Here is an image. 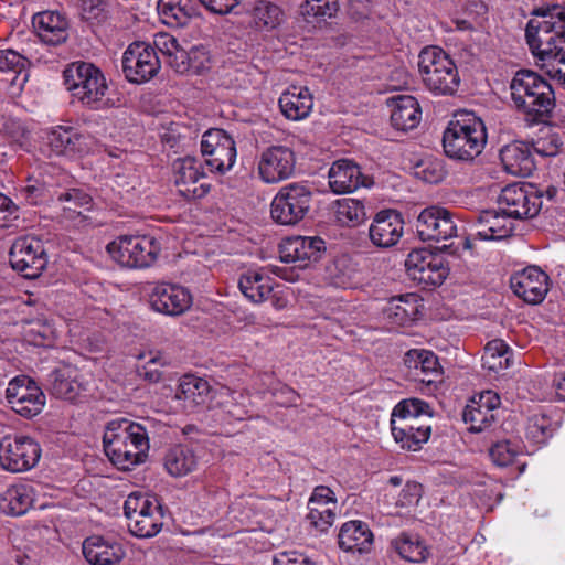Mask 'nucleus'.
Wrapping results in <instances>:
<instances>
[{
  "mask_svg": "<svg viewBox=\"0 0 565 565\" xmlns=\"http://www.w3.org/2000/svg\"><path fill=\"white\" fill-rule=\"evenodd\" d=\"M9 263L23 278H38L47 265L44 242L34 235L17 237L9 250Z\"/></svg>",
  "mask_w": 565,
  "mask_h": 565,
  "instance_id": "nucleus-10",
  "label": "nucleus"
},
{
  "mask_svg": "<svg viewBox=\"0 0 565 565\" xmlns=\"http://www.w3.org/2000/svg\"><path fill=\"white\" fill-rule=\"evenodd\" d=\"M404 217L392 209L377 212L369 227L371 243L382 249L397 245L404 234Z\"/></svg>",
  "mask_w": 565,
  "mask_h": 565,
  "instance_id": "nucleus-23",
  "label": "nucleus"
},
{
  "mask_svg": "<svg viewBox=\"0 0 565 565\" xmlns=\"http://www.w3.org/2000/svg\"><path fill=\"white\" fill-rule=\"evenodd\" d=\"M63 81L72 103H78L90 110H104L111 106L105 98L108 84L102 70L85 61H75L63 71Z\"/></svg>",
  "mask_w": 565,
  "mask_h": 565,
  "instance_id": "nucleus-4",
  "label": "nucleus"
},
{
  "mask_svg": "<svg viewBox=\"0 0 565 565\" xmlns=\"http://www.w3.org/2000/svg\"><path fill=\"white\" fill-rule=\"evenodd\" d=\"M414 175L426 183L437 184L447 175L445 162L440 158L425 157L414 166Z\"/></svg>",
  "mask_w": 565,
  "mask_h": 565,
  "instance_id": "nucleus-52",
  "label": "nucleus"
},
{
  "mask_svg": "<svg viewBox=\"0 0 565 565\" xmlns=\"http://www.w3.org/2000/svg\"><path fill=\"white\" fill-rule=\"evenodd\" d=\"M338 544L344 552L367 554L373 550L374 535L366 522L351 520L341 525Z\"/></svg>",
  "mask_w": 565,
  "mask_h": 565,
  "instance_id": "nucleus-31",
  "label": "nucleus"
},
{
  "mask_svg": "<svg viewBox=\"0 0 565 565\" xmlns=\"http://www.w3.org/2000/svg\"><path fill=\"white\" fill-rule=\"evenodd\" d=\"M32 26L40 41L57 46L68 39V21L58 12L43 11L33 15Z\"/></svg>",
  "mask_w": 565,
  "mask_h": 565,
  "instance_id": "nucleus-30",
  "label": "nucleus"
},
{
  "mask_svg": "<svg viewBox=\"0 0 565 565\" xmlns=\"http://www.w3.org/2000/svg\"><path fill=\"white\" fill-rule=\"evenodd\" d=\"M416 232L423 241H443L457 235V225L454 215L445 207L428 206L424 209L416 220Z\"/></svg>",
  "mask_w": 565,
  "mask_h": 565,
  "instance_id": "nucleus-19",
  "label": "nucleus"
},
{
  "mask_svg": "<svg viewBox=\"0 0 565 565\" xmlns=\"http://www.w3.org/2000/svg\"><path fill=\"white\" fill-rule=\"evenodd\" d=\"M462 420L469 433L479 434L492 430L499 422V416L470 402L462 412Z\"/></svg>",
  "mask_w": 565,
  "mask_h": 565,
  "instance_id": "nucleus-47",
  "label": "nucleus"
},
{
  "mask_svg": "<svg viewBox=\"0 0 565 565\" xmlns=\"http://www.w3.org/2000/svg\"><path fill=\"white\" fill-rule=\"evenodd\" d=\"M465 13L475 24L481 26L487 20L488 7L481 0H469L465 7Z\"/></svg>",
  "mask_w": 565,
  "mask_h": 565,
  "instance_id": "nucleus-63",
  "label": "nucleus"
},
{
  "mask_svg": "<svg viewBox=\"0 0 565 565\" xmlns=\"http://www.w3.org/2000/svg\"><path fill=\"white\" fill-rule=\"evenodd\" d=\"M106 7L104 0H82L81 17L89 23H100L107 19Z\"/></svg>",
  "mask_w": 565,
  "mask_h": 565,
  "instance_id": "nucleus-57",
  "label": "nucleus"
},
{
  "mask_svg": "<svg viewBox=\"0 0 565 565\" xmlns=\"http://www.w3.org/2000/svg\"><path fill=\"white\" fill-rule=\"evenodd\" d=\"M29 64V60L19 52L11 49L0 50V72L20 75L26 71Z\"/></svg>",
  "mask_w": 565,
  "mask_h": 565,
  "instance_id": "nucleus-56",
  "label": "nucleus"
},
{
  "mask_svg": "<svg viewBox=\"0 0 565 565\" xmlns=\"http://www.w3.org/2000/svg\"><path fill=\"white\" fill-rule=\"evenodd\" d=\"M311 202L312 191L308 184L298 182L286 184L271 201L270 216L279 225H296L309 213Z\"/></svg>",
  "mask_w": 565,
  "mask_h": 565,
  "instance_id": "nucleus-7",
  "label": "nucleus"
},
{
  "mask_svg": "<svg viewBox=\"0 0 565 565\" xmlns=\"http://www.w3.org/2000/svg\"><path fill=\"white\" fill-rule=\"evenodd\" d=\"M86 385L78 380L77 370L64 369L52 373L51 393L56 398L78 402L86 396Z\"/></svg>",
  "mask_w": 565,
  "mask_h": 565,
  "instance_id": "nucleus-40",
  "label": "nucleus"
},
{
  "mask_svg": "<svg viewBox=\"0 0 565 565\" xmlns=\"http://www.w3.org/2000/svg\"><path fill=\"white\" fill-rule=\"evenodd\" d=\"M82 552L90 565H117L126 556L122 545L100 535H92L84 540Z\"/></svg>",
  "mask_w": 565,
  "mask_h": 565,
  "instance_id": "nucleus-29",
  "label": "nucleus"
},
{
  "mask_svg": "<svg viewBox=\"0 0 565 565\" xmlns=\"http://www.w3.org/2000/svg\"><path fill=\"white\" fill-rule=\"evenodd\" d=\"M510 288L525 302L537 305L548 291V276L537 266H527L510 277Z\"/></svg>",
  "mask_w": 565,
  "mask_h": 565,
  "instance_id": "nucleus-24",
  "label": "nucleus"
},
{
  "mask_svg": "<svg viewBox=\"0 0 565 565\" xmlns=\"http://www.w3.org/2000/svg\"><path fill=\"white\" fill-rule=\"evenodd\" d=\"M418 71L424 86L435 96H454L460 87L456 63L439 46H426L420 51Z\"/></svg>",
  "mask_w": 565,
  "mask_h": 565,
  "instance_id": "nucleus-6",
  "label": "nucleus"
},
{
  "mask_svg": "<svg viewBox=\"0 0 565 565\" xmlns=\"http://www.w3.org/2000/svg\"><path fill=\"white\" fill-rule=\"evenodd\" d=\"M60 179L66 180L67 174L60 173L56 178L47 173L29 177L15 188L17 198L28 205L52 206Z\"/></svg>",
  "mask_w": 565,
  "mask_h": 565,
  "instance_id": "nucleus-25",
  "label": "nucleus"
},
{
  "mask_svg": "<svg viewBox=\"0 0 565 565\" xmlns=\"http://www.w3.org/2000/svg\"><path fill=\"white\" fill-rule=\"evenodd\" d=\"M189 60H191L190 51H186L180 46L167 58V63L177 73L186 74L191 71V64Z\"/></svg>",
  "mask_w": 565,
  "mask_h": 565,
  "instance_id": "nucleus-62",
  "label": "nucleus"
},
{
  "mask_svg": "<svg viewBox=\"0 0 565 565\" xmlns=\"http://www.w3.org/2000/svg\"><path fill=\"white\" fill-rule=\"evenodd\" d=\"M249 15L254 28L262 32L277 29L286 18L284 9L269 0H256Z\"/></svg>",
  "mask_w": 565,
  "mask_h": 565,
  "instance_id": "nucleus-42",
  "label": "nucleus"
},
{
  "mask_svg": "<svg viewBox=\"0 0 565 565\" xmlns=\"http://www.w3.org/2000/svg\"><path fill=\"white\" fill-rule=\"evenodd\" d=\"M6 398L11 409L25 418L39 415L46 402L41 387L28 375H18L9 382Z\"/></svg>",
  "mask_w": 565,
  "mask_h": 565,
  "instance_id": "nucleus-16",
  "label": "nucleus"
},
{
  "mask_svg": "<svg viewBox=\"0 0 565 565\" xmlns=\"http://www.w3.org/2000/svg\"><path fill=\"white\" fill-rule=\"evenodd\" d=\"M40 444L25 435H7L0 440V467L18 473L32 469L40 460Z\"/></svg>",
  "mask_w": 565,
  "mask_h": 565,
  "instance_id": "nucleus-12",
  "label": "nucleus"
},
{
  "mask_svg": "<svg viewBox=\"0 0 565 565\" xmlns=\"http://www.w3.org/2000/svg\"><path fill=\"white\" fill-rule=\"evenodd\" d=\"M563 146L561 136L551 128L541 130L540 136L532 141V150L542 157L556 156Z\"/></svg>",
  "mask_w": 565,
  "mask_h": 565,
  "instance_id": "nucleus-55",
  "label": "nucleus"
},
{
  "mask_svg": "<svg viewBox=\"0 0 565 565\" xmlns=\"http://www.w3.org/2000/svg\"><path fill=\"white\" fill-rule=\"evenodd\" d=\"M52 206L58 212L62 221L82 226L89 221L86 212L92 211L94 200L85 189L74 186L68 178L60 179Z\"/></svg>",
  "mask_w": 565,
  "mask_h": 565,
  "instance_id": "nucleus-13",
  "label": "nucleus"
},
{
  "mask_svg": "<svg viewBox=\"0 0 565 565\" xmlns=\"http://www.w3.org/2000/svg\"><path fill=\"white\" fill-rule=\"evenodd\" d=\"M126 79L143 84L153 78L161 68L158 52L150 43L137 41L128 45L121 58Z\"/></svg>",
  "mask_w": 565,
  "mask_h": 565,
  "instance_id": "nucleus-14",
  "label": "nucleus"
},
{
  "mask_svg": "<svg viewBox=\"0 0 565 565\" xmlns=\"http://www.w3.org/2000/svg\"><path fill=\"white\" fill-rule=\"evenodd\" d=\"M558 428L557 420L550 415L536 413L527 418L526 438L536 445H544Z\"/></svg>",
  "mask_w": 565,
  "mask_h": 565,
  "instance_id": "nucleus-49",
  "label": "nucleus"
},
{
  "mask_svg": "<svg viewBox=\"0 0 565 565\" xmlns=\"http://www.w3.org/2000/svg\"><path fill=\"white\" fill-rule=\"evenodd\" d=\"M158 505H160V502L157 497L142 492H132L125 500L124 514L128 522H131Z\"/></svg>",
  "mask_w": 565,
  "mask_h": 565,
  "instance_id": "nucleus-53",
  "label": "nucleus"
},
{
  "mask_svg": "<svg viewBox=\"0 0 565 565\" xmlns=\"http://www.w3.org/2000/svg\"><path fill=\"white\" fill-rule=\"evenodd\" d=\"M44 143L56 156H74L88 152L92 137L71 126H55L45 131Z\"/></svg>",
  "mask_w": 565,
  "mask_h": 565,
  "instance_id": "nucleus-22",
  "label": "nucleus"
},
{
  "mask_svg": "<svg viewBox=\"0 0 565 565\" xmlns=\"http://www.w3.org/2000/svg\"><path fill=\"white\" fill-rule=\"evenodd\" d=\"M392 547L405 561L422 563L429 556V550L417 534L402 532L392 540Z\"/></svg>",
  "mask_w": 565,
  "mask_h": 565,
  "instance_id": "nucleus-45",
  "label": "nucleus"
},
{
  "mask_svg": "<svg viewBox=\"0 0 565 565\" xmlns=\"http://www.w3.org/2000/svg\"><path fill=\"white\" fill-rule=\"evenodd\" d=\"M511 98L516 109L531 124L546 122L555 107V93L539 73L522 68L510 82Z\"/></svg>",
  "mask_w": 565,
  "mask_h": 565,
  "instance_id": "nucleus-2",
  "label": "nucleus"
},
{
  "mask_svg": "<svg viewBox=\"0 0 565 565\" xmlns=\"http://www.w3.org/2000/svg\"><path fill=\"white\" fill-rule=\"evenodd\" d=\"M153 47L168 58L173 51L180 47V44L174 36L162 33L156 36Z\"/></svg>",
  "mask_w": 565,
  "mask_h": 565,
  "instance_id": "nucleus-64",
  "label": "nucleus"
},
{
  "mask_svg": "<svg viewBox=\"0 0 565 565\" xmlns=\"http://www.w3.org/2000/svg\"><path fill=\"white\" fill-rule=\"evenodd\" d=\"M198 457L192 448L177 445L168 450L164 456V467L169 475L183 477L196 469Z\"/></svg>",
  "mask_w": 565,
  "mask_h": 565,
  "instance_id": "nucleus-44",
  "label": "nucleus"
},
{
  "mask_svg": "<svg viewBox=\"0 0 565 565\" xmlns=\"http://www.w3.org/2000/svg\"><path fill=\"white\" fill-rule=\"evenodd\" d=\"M148 297L153 311L171 317L183 315L193 302L188 288L166 281L154 284Z\"/></svg>",
  "mask_w": 565,
  "mask_h": 565,
  "instance_id": "nucleus-17",
  "label": "nucleus"
},
{
  "mask_svg": "<svg viewBox=\"0 0 565 565\" xmlns=\"http://www.w3.org/2000/svg\"><path fill=\"white\" fill-rule=\"evenodd\" d=\"M391 431L395 443L402 449L418 451L429 440L431 425H420L418 427L397 426L395 419L391 418Z\"/></svg>",
  "mask_w": 565,
  "mask_h": 565,
  "instance_id": "nucleus-43",
  "label": "nucleus"
},
{
  "mask_svg": "<svg viewBox=\"0 0 565 565\" xmlns=\"http://www.w3.org/2000/svg\"><path fill=\"white\" fill-rule=\"evenodd\" d=\"M392 126L401 131L416 128L422 119V108L412 95H397L390 99Z\"/></svg>",
  "mask_w": 565,
  "mask_h": 565,
  "instance_id": "nucleus-37",
  "label": "nucleus"
},
{
  "mask_svg": "<svg viewBox=\"0 0 565 565\" xmlns=\"http://www.w3.org/2000/svg\"><path fill=\"white\" fill-rule=\"evenodd\" d=\"M498 209L510 218H532L542 209V194L531 183H511L501 190Z\"/></svg>",
  "mask_w": 565,
  "mask_h": 565,
  "instance_id": "nucleus-11",
  "label": "nucleus"
},
{
  "mask_svg": "<svg viewBox=\"0 0 565 565\" xmlns=\"http://www.w3.org/2000/svg\"><path fill=\"white\" fill-rule=\"evenodd\" d=\"M328 183L334 194L352 193L364 184L361 168L349 159L337 160L329 169Z\"/></svg>",
  "mask_w": 565,
  "mask_h": 565,
  "instance_id": "nucleus-33",
  "label": "nucleus"
},
{
  "mask_svg": "<svg viewBox=\"0 0 565 565\" xmlns=\"http://www.w3.org/2000/svg\"><path fill=\"white\" fill-rule=\"evenodd\" d=\"M238 288L249 301L260 303L268 298L274 289V284L264 268L248 269L241 274Z\"/></svg>",
  "mask_w": 565,
  "mask_h": 565,
  "instance_id": "nucleus-41",
  "label": "nucleus"
},
{
  "mask_svg": "<svg viewBox=\"0 0 565 565\" xmlns=\"http://www.w3.org/2000/svg\"><path fill=\"white\" fill-rule=\"evenodd\" d=\"M429 404L419 398H408L398 402L391 414V418L398 417L403 420L401 426L418 427L423 425L418 422V417L422 415H428L431 417L429 412Z\"/></svg>",
  "mask_w": 565,
  "mask_h": 565,
  "instance_id": "nucleus-48",
  "label": "nucleus"
},
{
  "mask_svg": "<svg viewBox=\"0 0 565 565\" xmlns=\"http://www.w3.org/2000/svg\"><path fill=\"white\" fill-rule=\"evenodd\" d=\"M249 396L242 392L232 391L227 386L217 388L214 395V402L209 408L213 412V417L223 424H232L247 418Z\"/></svg>",
  "mask_w": 565,
  "mask_h": 565,
  "instance_id": "nucleus-27",
  "label": "nucleus"
},
{
  "mask_svg": "<svg viewBox=\"0 0 565 565\" xmlns=\"http://www.w3.org/2000/svg\"><path fill=\"white\" fill-rule=\"evenodd\" d=\"M107 252L121 266H150L160 252V244L149 235H121L107 245Z\"/></svg>",
  "mask_w": 565,
  "mask_h": 565,
  "instance_id": "nucleus-9",
  "label": "nucleus"
},
{
  "mask_svg": "<svg viewBox=\"0 0 565 565\" xmlns=\"http://www.w3.org/2000/svg\"><path fill=\"white\" fill-rule=\"evenodd\" d=\"M216 391L207 380L185 374L179 381L175 397L183 402L185 409L193 412L198 407L212 406Z\"/></svg>",
  "mask_w": 565,
  "mask_h": 565,
  "instance_id": "nucleus-28",
  "label": "nucleus"
},
{
  "mask_svg": "<svg viewBox=\"0 0 565 565\" xmlns=\"http://www.w3.org/2000/svg\"><path fill=\"white\" fill-rule=\"evenodd\" d=\"M403 362L409 380L428 386L436 384L443 374L438 358L430 350L411 349L404 354Z\"/></svg>",
  "mask_w": 565,
  "mask_h": 565,
  "instance_id": "nucleus-26",
  "label": "nucleus"
},
{
  "mask_svg": "<svg viewBox=\"0 0 565 565\" xmlns=\"http://www.w3.org/2000/svg\"><path fill=\"white\" fill-rule=\"evenodd\" d=\"M35 491L30 483H18L7 488L0 495V510L12 516L25 514L33 505Z\"/></svg>",
  "mask_w": 565,
  "mask_h": 565,
  "instance_id": "nucleus-39",
  "label": "nucleus"
},
{
  "mask_svg": "<svg viewBox=\"0 0 565 565\" xmlns=\"http://www.w3.org/2000/svg\"><path fill=\"white\" fill-rule=\"evenodd\" d=\"M484 355L503 361L504 367H509L512 350L503 340L495 339L487 343Z\"/></svg>",
  "mask_w": 565,
  "mask_h": 565,
  "instance_id": "nucleus-60",
  "label": "nucleus"
},
{
  "mask_svg": "<svg viewBox=\"0 0 565 565\" xmlns=\"http://www.w3.org/2000/svg\"><path fill=\"white\" fill-rule=\"evenodd\" d=\"M273 565H317L307 554L299 551H284L275 555Z\"/></svg>",
  "mask_w": 565,
  "mask_h": 565,
  "instance_id": "nucleus-59",
  "label": "nucleus"
},
{
  "mask_svg": "<svg viewBox=\"0 0 565 565\" xmlns=\"http://www.w3.org/2000/svg\"><path fill=\"white\" fill-rule=\"evenodd\" d=\"M296 167L292 149L285 146H273L263 151L258 162V173L266 183H276L290 178Z\"/></svg>",
  "mask_w": 565,
  "mask_h": 565,
  "instance_id": "nucleus-21",
  "label": "nucleus"
},
{
  "mask_svg": "<svg viewBox=\"0 0 565 565\" xmlns=\"http://www.w3.org/2000/svg\"><path fill=\"white\" fill-rule=\"evenodd\" d=\"M339 11L338 0H305L300 12L308 22H321L335 17Z\"/></svg>",
  "mask_w": 565,
  "mask_h": 565,
  "instance_id": "nucleus-51",
  "label": "nucleus"
},
{
  "mask_svg": "<svg viewBox=\"0 0 565 565\" xmlns=\"http://www.w3.org/2000/svg\"><path fill=\"white\" fill-rule=\"evenodd\" d=\"M174 183L178 192L186 200H196L205 196L211 186L206 183H196L205 177L203 162L200 158L186 156L173 162Z\"/></svg>",
  "mask_w": 565,
  "mask_h": 565,
  "instance_id": "nucleus-18",
  "label": "nucleus"
},
{
  "mask_svg": "<svg viewBox=\"0 0 565 565\" xmlns=\"http://www.w3.org/2000/svg\"><path fill=\"white\" fill-rule=\"evenodd\" d=\"M475 237L482 241H501L511 235L513 224L500 210H484L478 214Z\"/></svg>",
  "mask_w": 565,
  "mask_h": 565,
  "instance_id": "nucleus-36",
  "label": "nucleus"
},
{
  "mask_svg": "<svg viewBox=\"0 0 565 565\" xmlns=\"http://www.w3.org/2000/svg\"><path fill=\"white\" fill-rule=\"evenodd\" d=\"M200 0H159L158 14L162 23L170 28H183L192 19L201 15Z\"/></svg>",
  "mask_w": 565,
  "mask_h": 565,
  "instance_id": "nucleus-32",
  "label": "nucleus"
},
{
  "mask_svg": "<svg viewBox=\"0 0 565 565\" xmlns=\"http://www.w3.org/2000/svg\"><path fill=\"white\" fill-rule=\"evenodd\" d=\"M309 513L307 520L310 525L318 532L323 533L331 527L335 519V512L333 510H317L316 505H309Z\"/></svg>",
  "mask_w": 565,
  "mask_h": 565,
  "instance_id": "nucleus-58",
  "label": "nucleus"
},
{
  "mask_svg": "<svg viewBox=\"0 0 565 565\" xmlns=\"http://www.w3.org/2000/svg\"><path fill=\"white\" fill-rule=\"evenodd\" d=\"M189 62L191 64L192 74H202L204 71L210 68L211 58L209 52L203 46H193L190 50Z\"/></svg>",
  "mask_w": 565,
  "mask_h": 565,
  "instance_id": "nucleus-61",
  "label": "nucleus"
},
{
  "mask_svg": "<svg viewBox=\"0 0 565 565\" xmlns=\"http://www.w3.org/2000/svg\"><path fill=\"white\" fill-rule=\"evenodd\" d=\"M103 444L106 456L121 470H130L143 462L150 447L146 427L127 418L108 423Z\"/></svg>",
  "mask_w": 565,
  "mask_h": 565,
  "instance_id": "nucleus-1",
  "label": "nucleus"
},
{
  "mask_svg": "<svg viewBox=\"0 0 565 565\" xmlns=\"http://www.w3.org/2000/svg\"><path fill=\"white\" fill-rule=\"evenodd\" d=\"M487 128L473 113H465L451 119L443 132L445 154L458 161H472L487 145Z\"/></svg>",
  "mask_w": 565,
  "mask_h": 565,
  "instance_id": "nucleus-5",
  "label": "nucleus"
},
{
  "mask_svg": "<svg viewBox=\"0 0 565 565\" xmlns=\"http://www.w3.org/2000/svg\"><path fill=\"white\" fill-rule=\"evenodd\" d=\"M201 152L211 172L225 173L236 162L237 150L235 140L221 128H211L203 134Z\"/></svg>",
  "mask_w": 565,
  "mask_h": 565,
  "instance_id": "nucleus-15",
  "label": "nucleus"
},
{
  "mask_svg": "<svg viewBox=\"0 0 565 565\" xmlns=\"http://www.w3.org/2000/svg\"><path fill=\"white\" fill-rule=\"evenodd\" d=\"M335 221L345 227H358L367 218L363 201L353 198L338 199L333 203Z\"/></svg>",
  "mask_w": 565,
  "mask_h": 565,
  "instance_id": "nucleus-46",
  "label": "nucleus"
},
{
  "mask_svg": "<svg viewBox=\"0 0 565 565\" xmlns=\"http://www.w3.org/2000/svg\"><path fill=\"white\" fill-rule=\"evenodd\" d=\"M542 20L531 19L525 29L532 54L545 63H565V8L553 6L535 11Z\"/></svg>",
  "mask_w": 565,
  "mask_h": 565,
  "instance_id": "nucleus-3",
  "label": "nucleus"
},
{
  "mask_svg": "<svg viewBox=\"0 0 565 565\" xmlns=\"http://www.w3.org/2000/svg\"><path fill=\"white\" fill-rule=\"evenodd\" d=\"M405 269L409 279L423 289L440 286L450 271L446 256L427 248L413 249L405 259Z\"/></svg>",
  "mask_w": 565,
  "mask_h": 565,
  "instance_id": "nucleus-8",
  "label": "nucleus"
},
{
  "mask_svg": "<svg viewBox=\"0 0 565 565\" xmlns=\"http://www.w3.org/2000/svg\"><path fill=\"white\" fill-rule=\"evenodd\" d=\"M523 448L521 440H502L490 448L489 455L497 466L507 467L523 454Z\"/></svg>",
  "mask_w": 565,
  "mask_h": 565,
  "instance_id": "nucleus-54",
  "label": "nucleus"
},
{
  "mask_svg": "<svg viewBox=\"0 0 565 565\" xmlns=\"http://www.w3.org/2000/svg\"><path fill=\"white\" fill-rule=\"evenodd\" d=\"M423 299L415 292L393 296L383 308L384 318L396 326H408L418 319Z\"/></svg>",
  "mask_w": 565,
  "mask_h": 565,
  "instance_id": "nucleus-34",
  "label": "nucleus"
},
{
  "mask_svg": "<svg viewBox=\"0 0 565 565\" xmlns=\"http://www.w3.org/2000/svg\"><path fill=\"white\" fill-rule=\"evenodd\" d=\"M163 510L162 505L152 508L146 514L140 515L138 519L128 522L129 531L137 537H152L157 535L162 527Z\"/></svg>",
  "mask_w": 565,
  "mask_h": 565,
  "instance_id": "nucleus-50",
  "label": "nucleus"
},
{
  "mask_svg": "<svg viewBox=\"0 0 565 565\" xmlns=\"http://www.w3.org/2000/svg\"><path fill=\"white\" fill-rule=\"evenodd\" d=\"M326 252V242L319 236H291L279 244V258L300 268L318 262Z\"/></svg>",
  "mask_w": 565,
  "mask_h": 565,
  "instance_id": "nucleus-20",
  "label": "nucleus"
},
{
  "mask_svg": "<svg viewBox=\"0 0 565 565\" xmlns=\"http://www.w3.org/2000/svg\"><path fill=\"white\" fill-rule=\"evenodd\" d=\"M282 115L290 120H301L309 116L313 98L308 87L290 86L278 100Z\"/></svg>",
  "mask_w": 565,
  "mask_h": 565,
  "instance_id": "nucleus-38",
  "label": "nucleus"
},
{
  "mask_svg": "<svg viewBox=\"0 0 565 565\" xmlns=\"http://www.w3.org/2000/svg\"><path fill=\"white\" fill-rule=\"evenodd\" d=\"M500 160L504 170L516 177H530L535 170V162L530 145L514 141L500 150Z\"/></svg>",
  "mask_w": 565,
  "mask_h": 565,
  "instance_id": "nucleus-35",
  "label": "nucleus"
}]
</instances>
